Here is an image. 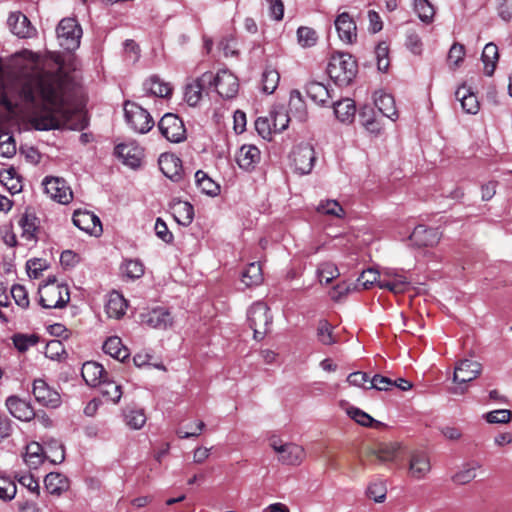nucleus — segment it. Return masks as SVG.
Returning <instances> with one entry per match:
<instances>
[{"label":"nucleus","instance_id":"49","mask_svg":"<svg viewBox=\"0 0 512 512\" xmlns=\"http://www.w3.org/2000/svg\"><path fill=\"white\" fill-rule=\"evenodd\" d=\"M320 282L329 284L333 279L337 278L340 273L337 266L331 262H325L319 265L317 269Z\"/></svg>","mask_w":512,"mask_h":512},{"label":"nucleus","instance_id":"64","mask_svg":"<svg viewBox=\"0 0 512 512\" xmlns=\"http://www.w3.org/2000/svg\"><path fill=\"white\" fill-rule=\"evenodd\" d=\"M496 8L502 20L510 21L512 19V0H496Z\"/></svg>","mask_w":512,"mask_h":512},{"label":"nucleus","instance_id":"61","mask_svg":"<svg viewBox=\"0 0 512 512\" xmlns=\"http://www.w3.org/2000/svg\"><path fill=\"white\" fill-rule=\"evenodd\" d=\"M405 45L407 49L415 55H420L423 51L421 37L414 30L407 31Z\"/></svg>","mask_w":512,"mask_h":512},{"label":"nucleus","instance_id":"48","mask_svg":"<svg viewBox=\"0 0 512 512\" xmlns=\"http://www.w3.org/2000/svg\"><path fill=\"white\" fill-rule=\"evenodd\" d=\"M479 463H470L463 467L462 470L457 472L453 480L458 484H467L471 482L477 476V470L480 468Z\"/></svg>","mask_w":512,"mask_h":512},{"label":"nucleus","instance_id":"45","mask_svg":"<svg viewBox=\"0 0 512 512\" xmlns=\"http://www.w3.org/2000/svg\"><path fill=\"white\" fill-rule=\"evenodd\" d=\"M410 286V282L408 280H397L396 282H392L388 278L384 276V272L380 279L378 280V287L381 289H387L394 294L403 293L408 290Z\"/></svg>","mask_w":512,"mask_h":512},{"label":"nucleus","instance_id":"16","mask_svg":"<svg viewBox=\"0 0 512 512\" xmlns=\"http://www.w3.org/2000/svg\"><path fill=\"white\" fill-rule=\"evenodd\" d=\"M72 221L80 230L94 236L102 233V224L97 215L87 210H75Z\"/></svg>","mask_w":512,"mask_h":512},{"label":"nucleus","instance_id":"43","mask_svg":"<svg viewBox=\"0 0 512 512\" xmlns=\"http://www.w3.org/2000/svg\"><path fill=\"white\" fill-rule=\"evenodd\" d=\"M0 182L12 193H18L22 189L21 181L14 168L0 171Z\"/></svg>","mask_w":512,"mask_h":512},{"label":"nucleus","instance_id":"58","mask_svg":"<svg viewBox=\"0 0 512 512\" xmlns=\"http://www.w3.org/2000/svg\"><path fill=\"white\" fill-rule=\"evenodd\" d=\"M512 412L508 409H498L487 412L483 418L490 424H506L511 420Z\"/></svg>","mask_w":512,"mask_h":512},{"label":"nucleus","instance_id":"59","mask_svg":"<svg viewBox=\"0 0 512 512\" xmlns=\"http://www.w3.org/2000/svg\"><path fill=\"white\" fill-rule=\"evenodd\" d=\"M382 273L374 268H368L364 270L361 275L358 277L357 282L364 289H369L373 284L378 285V280L380 279Z\"/></svg>","mask_w":512,"mask_h":512},{"label":"nucleus","instance_id":"25","mask_svg":"<svg viewBox=\"0 0 512 512\" xmlns=\"http://www.w3.org/2000/svg\"><path fill=\"white\" fill-rule=\"evenodd\" d=\"M172 86L168 82H164L157 75L150 76L143 83V91L145 96H156L167 98L172 94Z\"/></svg>","mask_w":512,"mask_h":512},{"label":"nucleus","instance_id":"39","mask_svg":"<svg viewBox=\"0 0 512 512\" xmlns=\"http://www.w3.org/2000/svg\"><path fill=\"white\" fill-rule=\"evenodd\" d=\"M481 59L484 64V73L487 76H492L496 68V63L499 59L497 45L492 42L486 44L483 49Z\"/></svg>","mask_w":512,"mask_h":512},{"label":"nucleus","instance_id":"35","mask_svg":"<svg viewBox=\"0 0 512 512\" xmlns=\"http://www.w3.org/2000/svg\"><path fill=\"white\" fill-rule=\"evenodd\" d=\"M123 418L125 424L134 430L141 429L146 421V414L144 409L135 406H127L123 409Z\"/></svg>","mask_w":512,"mask_h":512},{"label":"nucleus","instance_id":"3","mask_svg":"<svg viewBox=\"0 0 512 512\" xmlns=\"http://www.w3.org/2000/svg\"><path fill=\"white\" fill-rule=\"evenodd\" d=\"M39 304L45 309L63 308L70 300L69 289L66 285L56 284L55 279L49 280L39 288Z\"/></svg>","mask_w":512,"mask_h":512},{"label":"nucleus","instance_id":"41","mask_svg":"<svg viewBox=\"0 0 512 512\" xmlns=\"http://www.w3.org/2000/svg\"><path fill=\"white\" fill-rule=\"evenodd\" d=\"M279 81V72L275 68L267 66L261 76V90L266 94H272L278 87Z\"/></svg>","mask_w":512,"mask_h":512},{"label":"nucleus","instance_id":"13","mask_svg":"<svg viewBox=\"0 0 512 512\" xmlns=\"http://www.w3.org/2000/svg\"><path fill=\"white\" fill-rule=\"evenodd\" d=\"M222 98H233L239 89L237 77L227 69L220 70L216 75L212 73V85Z\"/></svg>","mask_w":512,"mask_h":512},{"label":"nucleus","instance_id":"34","mask_svg":"<svg viewBox=\"0 0 512 512\" xmlns=\"http://www.w3.org/2000/svg\"><path fill=\"white\" fill-rule=\"evenodd\" d=\"M44 484L47 492L51 495H61L69 488L66 476L61 473L51 472L46 475Z\"/></svg>","mask_w":512,"mask_h":512},{"label":"nucleus","instance_id":"53","mask_svg":"<svg viewBox=\"0 0 512 512\" xmlns=\"http://www.w3.org/2000/svg\"><path fill=\"white\" fill-rule=\"evenodd\" d=\"M17 493L15 482L6 476L0 475V499L3 501L12 500Z\"/></svg>","mask_w":512,"mask_h":512},{"label":"nucleus","instance_id":"37","mask_svg":"<svg viewBox=\"0 0 512 512\" xmlns=\"http://www.w3.org/2000/svg\"><path fill=\"white\" fill-rule=\"evenodd\" d=\"M103 351L120 362H123L130 355L129 350L117 336L109 337L104 342Z\"/></svg>","mask_w":512,"mask_h":512},{"label":"nucleus","instance_id":"2","mask_svg":"<svg viewBox=\"0 0 512 512\" xmlns=\"http://www.w3.org/2000/svg\"><path fill=\"white\" fill-rule=\"evenodd\" d=\"M356 60L348 53L333 54L327 66V73L338 86H348L356 77Z\"/></svg>","mask_w":512,"mask_h":512},{"label":"nucleus","instance_id":"4","mask_svg":"<svg viewBox=\"0 0 512 512\" xmlns=\"http://www.w3.org/2000/svg\"><path fill=\"white\" fill-rule=\"evenodd\" d=\"M124 115L127 124L136 133L145 134L149 132L155 122L150 113L141 105L126 101L124 103Z\"/></svg>","mask_w":512,"mask_h":512},{"label":"nucleus","instance_id":"62","mask_svg":"<svg viewBox=\"0 0 512 512\" xmlns=\"http://www.w3.org/2000/svg\"><path fill=\"white\" fill-rule=\"evenodd\" d=\"M123 272L130 279H138L144 274V265L139 260H128L124 264Z\"/></svg>","mask_w":512,"mask_h":512},{"label":"nucleus","instance_id":"52","mask_svg":"<svg viewBox=\"0 0 512 512\" xmlns=\"http://www.w3.org/2000/svg\"><path fill=\"white\" fill-rule=\"evenodd\" d=\"M10 295L15 304L21 309H27L30 305L29 296L26 288L21 284H14L10 288Z\"/></svg>","mask_w":512,"mask_h":512},{"label":"nucleus","instance_id":"21","mask_svg":"<svg viewBox=\"0 0 512 512\" xmlns=\"http://www.w3.org/2000/svg\"><path fill=\"white\" fill-rule=\"evenodd\" d=\"M335 27L341 41L352 44L357 38V27L352 17L343 12L335 20Z\"/></svg>","mask_w":512,"mask_h":512},{"label":"nucleus","instance_id":"27","mask_svg":"<svg viewBox=\"0 0 512 512\" xmlns=\"http://www.w3.org/2000/svg\"><path fill=\"white\" fill-rule=\"evenodd\" d=\"M239 167L251 171L260 161V150L254 145H243L236 156Z\"/></svg>","mask_w":512,"mask_h":512},{"label":"nucleus","instance_id":"22","mask_svg":"<svg viewBox=\"0 0 512 512\" xmlns=\"http://www.w3.org/2000/svg\"><path fill=\"white\" fill-rule=\"evenodd\" d=\"M6 407L13 417L21 421H30L36 417V413L31 404L16 396L7 398Z\"/></svg>","mask_w":512,"mask_h":512},{"label":"nucleus","instance_id":"46","mask_svg":"<svg viewBox=\"0 0 512 512\" xmlns=\"http://www.w3.org/2000/svg\"><path fill=\"white\" fill-rule=\"evenodd\" d=\"M45 452L38 443H31L26 447L25 461L30 466L37 467L43 462Z\"/></svg>","mask_w":512,"mask_h":512},{"label":"nucleus","instance_id":"28","mask_svg":"<svg viewBox=\"0 0 512 512\" xmlns=\"http://www.w3.org/2000/svg\"><path fill=\"white\" fill-rule=\"evenodd\" d=\"M81 375L89 386H98L106 379V371L103 366L94 361H87L83 364Z\"/></svg>","mask_w":512,"mask_h":512},{"label":"nucleus","instance_id":"20","mask_svg":"<svg viewBox=\"0 0 512 512\" xmlns=\"http://www.w3.org/2000/svg\"><path fill=\"white\" fill-rule=\"evenodd\" d=\"M142 322L151 328L165 330L172 326L173 318L165 307H156L141 315Z\"/></svg>","mask_w":512,"mask_h":512},{"label":"nucleus","instance_id":"10","mask_svg":"<svg viewBox=\"0 0 512 512\" xmlns=\"http://www.w3.org/2000/svg\"><path fill=\"white\" fill-rule=\"evenodd\" d=\"M161 134L172 143H180L186 139L183 121L175 114H165L158 123Z\"/></svg>","mask_w":512,"mask_h":512},{"label":"nucleus","instance_id":"51","mask_svg":"<svg viewBox=\"0 0 512 512\" xmlns=\"http://www.w3.org/2000/svg\"><path fill=\"white\" fill-rule=\"evenodd\" d=\"M270 119L274 133H280L288 127L290 116L284 109H279L271 113Z\"/></svg>","mask_w":512,"mask_h":512},{"label":"nucleus","instance_id":"17","mask_svg":"<svg viewBox=\"0 0 512 512\" xmlns=\"http://www.w3.org/2000/svg\"><path fill=\"white\" fill-rule=\"evenodd\" d=\"M115 154L123 164L136 169L141 165L143 149L135 142L121 143L115 147Z\"/></svg>","mask_w":512,"mask_h":512},{"label":"nucleus","instance_id":"56","mask_svg":"<svg viewBox=\"0 0 512 512\" xmlns=\"http://www.w3.org/2000/svg\"><path fill=\"white\" fill-rule=\"evenodd\" d=\"M318 340L324 345L335 343L333 327L327 320H320L317 327Z\"/></svg>","mask_w":512,"mask_h":512},{"label":"nucleus","instance_id":"60","mask_svg":"<svg viewBox=\"0 0 512 512\" xmlns=\"http://www.w3.org/2000/svg\"><path fill=\"white\" fill-rule=\"evenodd\" d=\"M298 42L302 47H311L317 42L315 30L309 27H299L297 30Z\"/></svg>","mask_w":512,"mask_h":512},{"label":"nucleus","instance_id":"40","mask_svg":"<svg viewBox=\"0 0 512 512\" xmlns=\"http://www.w3.org/2000/svg\"><path fill=\"white\" fill-rule=\"evenodd\" d=\"M299 121L306 120L307 110L302 95L298 90H292L289 99V112Z\"/></svg>","mask_w":512,"mask_h":512},{"label":"nucleus","instance_id":"24","mask_svg":"<svg viewBox=\"0 0 512 512\" xmlns=\"http://www.w3.org/2000/svg\"><path fill=\"white\" fill-rule=\"evenodd\" d=\"M10 31L19 38H29L34 34V28L29 19L21 12H13L7 20Z\"/></svg>","mask_w":512,"mask_h":512},{"label":"nucleus","instance_id":"50","mask_svg":"<svg viewBox=\"0 0 512 512\" xmlns=\"http://www.w3.org/2000/svg\"><path fill=\"white\" fill-rule=\"evenodd\" d=\"M347 415L353 419L359 425L369 427L372 426L373 423L379 424L374 418H372L369 414L364 412L363 410L350 406L346 409Z\"/></svg>","mask_w":512,"mask_h":512},{"label":"nucleus","instance_id":"19","mask_svg":"<svg viewBox=\"0 0 512 512\" xmlns=\"http://www.w3.org/2000/svg\"><path fill=\"white\" fill-rule=\"evenodd\" d=\"M161 172L173 182L182 180L183 167L179 157L172 153L161 154L158 160Z\"/></svg>","mask_w":512,"mask_h":512},{"label":"nucleus","instance_id":"47","mask_svg":"<svg viewBox=\"0 0 512 512\" xmlns=\"http://www.w3.org/2000/svg\"><path fill=\"white\" fill-rule=\"evenodd\" d=\"M99 386L101 393L103 396H106L107 399L113 403H118L120 401L122 396V389L119 384L105 379L101 384H99Z\"/></svg>","mask_w":512,"mask_h":512},{"label":"nucleus","instance_id":"12","mask_svg":"<svg viewBox=\"0 0 512 512\" xmlns=\"http://www.w3.org/2000/svg\"><path fill=\"white\" fill-rule=\"evenodd\" d=\"M431 471L429 454L423 450H413L408 459V476L414 480H421L427 477Z\"/></svg>","mask_w":512,"mask_h":512},{"label":"nucleus","instance_id":"55","mask_svg":"<svg viewBox=\"0 0 512 512\" xmlns=\"http://www.w3.org/2000/svg\"><path fill=\"white\" fill-rule=\"evenodd\" d=\"M387 487L383 481H374L367 488V496L376 503H382L386 499Z\"/></svg>","mask_w":512,"mask_h":512},{"label":"nucleus","instance_id":"44","mask_svg":"<svg viewBox=\"0 0 512 512\" xmlns=\"http://www.w3.org/2000/svg\"><path fill=\"white\" fill-rule=\"evenodd\" d=\"M414 10L419 19L424 23H430L433 20L435 10L428 0H413Z\"/></svg>","mask_w":512,"mask_h":512},{"label":"nucleus","instance_id":"7","mask_svg":"<svg viewBox=\"0 0 512 512\" xmlns=\"http://www.w3.org/2000/svg\"><path fill=\"white\" fill-rule=\"evenodd\" d=\"M481 371L482 365L479 362L471 359L461 360L455 366L453 373V381L458 384V386L452 388L451 393L456 395L466 393L467 388L463 385L476 379L481 374Z\"/></svg>","mask_w":512,"mask_h":512},{"label":"nucleus","instance_id":"31","mask_svg":"<svg viewBox=\"0 0 512 512\" xmlns=\"http://www.w3.org/2000/svg\"><path fill=\"white\" fill-rule=\"evenodd\" d=\"M334 114L336 118L342 123H352L355 114H356V106L352 99L345 98L339 100L333 104Z\"/></svg>","mask_w":512,"mask_h":512},{"label":"nucleus","instance_id":"33","mask_svg":"<svg viewBox=\"0 0 512 512\" xmlns=\"http://www.w3.org/2000/svg\"><path fill=\"white\" fill-rule=\"evenodd\" d=\"M22 229L21 237L26 241H37V231L39 229V219L30 213L21 216L18 222Z\"/></svg>","mask_w":512,"mask_h":512},{"label":"nucleus","instance_id":"11","mask_svg":"<svg viewBox=\"0 0 512 512\" xmlns=\"http://www.w3.org/2000/svg\"><path fill=\"white\" fill-rule=\"evenodd\" d=\"M42 185L45 193L60 204H68L73 199V192L63 178L47 176Z\"/></svg>","mask_w":512,"mask_h":512},{"label":"nucleus","instance_id":"18","mask_svg":"<svg viewBox=\"0 0 512 512\" xmlns=\"http://www.w3.org/2000/svg\"><path fill=\"white\" fill-rule=\"evenodd\" d=\"M409 238L416 247H433L439 243L441 233L437 228L418 225L414 228Z\"/></svg>","mask_w":512,"mask_h":512},{"label":"nucleus","instance_id":"36","mask_svg":"<svg viewBox=\"0 0 512 512\" xmlns=\"http://www.w3.org/2000/svg\"><path fill=\"white\" fill-rule=\"evenodd\" d=\"M307 96L319 105H325L332 97L329 88L321 82L310 81L306 85Z\"/></svg>","mask_w":512,"mask_h":512},{"label":"nucleus","instance_id":"26","mask_svg":"<svg viewBox=\"0 0 512 512\" xmlns=\"http://www.w3.org/2000/svg\"><path fill=\"white\" fill-rule=\"evenodd\" d=\"M457 100L460 101L463 111L467 114L475 115L480 109L477 96L472 89L463 84L455 92Z\"/></svg>","mask_w":512,"mask_h":512},{"label":"nucleus","instance_id":"5","mask_svg":"<svg viewBox=\"0 0 512 512\" xmlns=\"http://www.w3.org/2000/svg\"><path fill=\"white\" fill-rule=\"evenodd\" d=\"M248 322L254 332V339L262 340L269 331L272 323L270 309L266 303L257 301L247 312Z\"/></svg>","mask_w":512,"mask_h":512},{"label":"nucleus","instance_id":"15","mask_svg":"<svg viewBox=\"0 0 512 512\" xmlns=\"http://www.w3.org/2000/svg\"><path fill=\"white\" fill-rule=\"evenodd\" d=\"M211 85L212 72L203 73L200 77L186 84L184 100L189 106L195 107L201 101L205 87Z\"/></svg>","mask_w":512,"mask_h":512},{"label":"nucleus","instance_id":"8","mask_svg":"<svg viewBox=\"0 0 512 512\" xmlns=\"http://www.w3.org/2000/svg\"><path fill=\"white\" fill-rule=\"evenodd\" d=\"M270 446L278 455V461L284 465H300L306 456L302 446L295 443L283 442L276 437L270 439Z\"/></svg>","mask_w":512,"mask_h":512},{"label":"nucleus","instance_id":"38","mask_svg":"<svg viewBox=\"0 0 512 512\" xmlns=\"http://www.w3.org/2000/svg\"><path fill=\"white\" fill-rule=\"evenodd\" d=\"M195 184L203 194L208 196H216L220 192V186L202 170L195 173Z\"/></svg>","mask_w":512,"mask_h":512},{"label":"nucleus","instance_id":"30","mask_svg":"<svg viewBox=\"0 0 512 512\" xmlns=\"http://www.w3.org/2000/svg\"><path fill=\"white\" fill-rule=\"evenodd\" d=\"M127 309V302L122 294L113 291L109 294L105 310L109 318L120 319Z\"/></svg>","mask_w":512,"mask_h":512},{"label":"nucleus","instance_id":"6","mask_svg":"<svg viewBox=\"0 0 512 512\" xmlns=\"http://www.w3.org/2000/svg\"><path fill=\"white\" fill-rule=\"evenodd\" d=\"M59 45L66 51L72 52L79 48L82 28L74 18L62 19L56 29Z\"/></svg>","mask_w":512,"mask_h":512},{"label":"nucleus","instance_id":"42","mask_svg":"<svg viewBox=\"0 0 512 512\" xmlns=\"http://www.w3.org/2000/svg\"><path fill=\"white\" fill-rule=\"evenodd\" d=\"M242 283L246 287L257 286L263 281L262 268L259 263L252 262L242 273Z\"/></svg>","mask_w":512,"mask_h":512},{"label":"nucleus","instance_id":"14","mask_svg":"<svg viewBox=\"0 0 512 512\" xmlns=\"http://www.w3.org/2000/svg\"><path fill=\"white\" fill-rule=\"evenodd\" d=\"M32 393L41 406L57 408L61 404V397L57 390L48 385L43 379L33 381Z\"/></svg>","mask_w":512,"mask_h":512},{"label":"nucleus","instance_id":"1","mask_svg":"<svg viewBox=\"0 0 512 512\" xmlns=\"http://www.w3.org/2000/svg\"><path fill=\"white\" fill-rule=\"evenodd\" d=\"M66 78L59 72L32 67L23 77L19 98L30 114V123L40 131L59 129L66 121Z\"/></svg>","mask_w":512,"mask_h":512},{"label":"nucleus","instance_id":"54","mask_svg":"<svg viewBox=\"0 0 512 512\" xmlns=\"http://www.w3.org/2000/svg\"><path fill=\"white\" fill-rule=\"evenodd\" d=\"M378 70L386 72L389 68V48L386 42H380L375 48Z\"/></svg>","mask_w":512,"mask_h":512},{"label":"nucleus","instance_id":"57","mask_svg":"<svg viewBox=\"0 0 512 512\" xmlns=\"http://www.w3.org/2000/svg\"><path fill=\"white\" fill-rule=\"evenodd\" d=\"M317 211L326 215L343 217L344 210L336 200L321 201L317 206Z\"/></svg>","mask_w":512,"mask_h":512},{"label":"nucleus","instance_id":"29","mask_svg":"<svg viewBox=\"0 0 512 512\" xmlns=\"http://www.w3.org/2000/svg\"><path fill=\"white\" fill-rule=\"evenodd\" d=\"M374 103L378 110L392 121L398 119V111L395 106V100L392 95L383 91H377L374 94Z\"/></svg>","mask_w":512,"mask_h":512},{"label":"nucleus","instance_id":"23","mask_svg":"<svg viewBox=\"0 0 512 512\" xmlns=\"http://www.w3.org/2000/svg\"><path fill=\"white\" fill-rule=\"evenodd\" d=\"M170 210L175 221L184 226H189L194 219V207L187 201L173 199L170 203Z\"/></svg>","mask_w":512,"mask_h":512},{"label":"nucleus","instance_id":"32","mask_svg":"<svg viewBox=\"0 0 512 512\" xmlns=\"http://www.w3.org/2000/svg\"><path fill=\"white\" fill-rule=\"evenodd\" d=\"M402 450L401 444L397 442L381 444L377 449L371 451V455L381 463L394 462L398 459Z\"/></svg>","mask_w":512,"mask_h":512},{"label":"nucleus","instance_id":"63","mask_svg":"<svg viewBox=\"0 0 512 512\" xmlns=\"http://www.w3.org/2000/svg\"><path fill=\"white\" fill-rule=\"evenodd\" d=\"M37 343V338L34 335L28 336L24 334H16L13 337V344L20 352L27 351L30 347Z\"/></svg>","mask_w":512,"mask_h":512},{"label":"nucleus","instance_id":"9","mask_svg":"<svg viewBox=\"0 0 512 512\" xmlns=\"http://www.w3.org/2000/svg\"><path fill=\"white\" fill-rule=\"evenodd\" d=\"M292 165L295 172L300 175L309 174L316 160V153L312 145L301 143L294 147L291 153Z\"/></svg>","mask_w":512,"mask_h":512}]
</instances>
